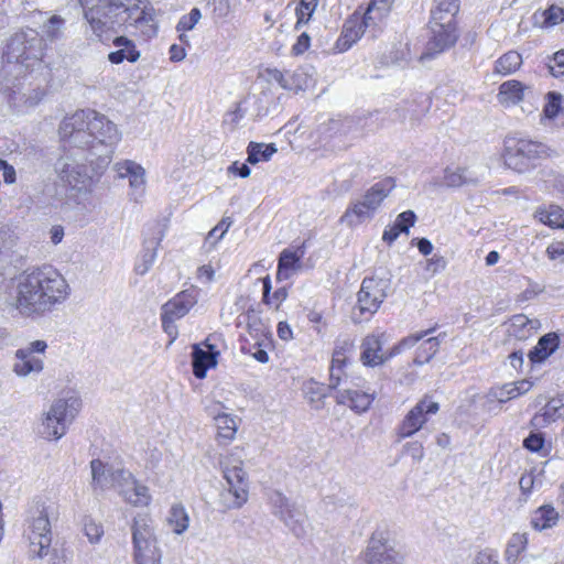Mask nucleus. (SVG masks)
Wrapping results in <instances>:
<instances>
[{"mask_svg": "<svg viewBox=\"0 0 564 564\" xmlns=\"http://www.w3.org/2000/svg\"><path fill=\"white\" fill-rule=\"evenodd\" d=\"M350 123V120H340V119H330L327 123H324L321 126V132L322 133H329L332 134H341L346 133V127H348Z\"/></svg>", "mask_w": 564, "mask_h": 564, "instance_id": "nucleus-54", "label": "nucleus"}, {"mask_svg": "<svg viewBox=\"0 0 564 564\" xmlns=\"http://www.w3.org/2000/svg\"><path fill=\"white\" fill-rule=\"evenodd\" d=\"M558 521V512L551 505L536 509L531 517V524L535 530L542 531L554 527Z\"/></svg>", "mask_w": 564, "mask_h": 564, "instance_id": "nucleus-31", "label": "nucleus"}, {"mask_svg": "<svg viewBox=\"0 0 564 564\" xmlns=\"http://www.w3.org/2000/svg\"><path fill=\"white\" fill-rule=\"evenodd\" d=\"M382 338L383 335H369L362 340L360 360L365 366L376 367L392 358L390 350L383 351Z\"/></svg>", "mask_w": 564, "mask_h": 564, "instance_id": "nucleus-19", "label": "nucleus"}, {"mask_svg": "<svg viewBox=\"0 0 564 564\" xmlns=\"http://www.w3.org/2000/svg\"><path fill=\"white\" fill-rule=\"evenodd\" d=\"M47 349L45 340H34L23 348H19L15 354V362L12 366V371L20 378H25L31 375H40L44 369V361L35 354H44Z\"/></svg>", "mask_w": 564, "mask_h": 564, "instance_id": "nucleus-11", "label": "nucleus"}, {"mask_svg": "<svg viewBox=\"0 0 564 564\" xmlns=\"http://www.w3.org/2000/svg\"><path fill=\"white\" fill-rule=\"evenodd\" d=\"M545 443L544 434L541 432H531L523 440V447L532 453H539Z\"/></svg>", "mask_w": 564, "mask_h": 564, "instance_id": "nucleus-51", "label": "nucleus"}, {"mask_svg": "<svg viewBox=\"0 0 564 564\" xmlns=\"http://www.w3.org/2000/svg\"><path fill=\"white\" fill-rule=\"evenodd\" d=\"M317 4L318 0H300L299 7L295 10L297 18L295 24L296 30H299L301 25L306 24L311 20Z\"/></svg>", "mask_w": 564, "mask_h": 564, "instance_id": "nucleus-43", "label": "nucleus"}, {"mask_svg": "<svg viewBox=\"0 0 564 564\" xmlns=\"http://www.w3.org/2000/svg\"><path fill=\"white\" fill-rule=\"evenodd\" d=\"M90 468L94 486L100 489L110 487L111 480L109 474L113 470L111 467L105 465L100 459H93L90 462Z\"/></svg>", "mask_w": 564, "mask_h": 564, "instance_id": "nucleus-40", "label": "nucleus"}, {"mask_svg": "<svg viewBox=\"0 0 564 564\" xmlns=\"http://www.w3.org/2000/svg\"><path fill=\"white\" fill-rule=\"evenodd\" d=\"M82 401L76 397L62 398L55 400L48 411L43 413L42 422L37 433L47 441H57L62 438L78 414Z\"/></svg>", "mask_w": 564, "mask_h": 564, "instance_id": "nucleus-8", "label": "nucleus"}, {"mask_svg": "<svg viewBox=\"0 0 564 564\" xmlns=\"http://www.w3.org/2000/svg\"><path fill=\"white\" fill-rule=\"evenodd\" d=\"M383 19L382 15H378V12L370 11V8L368 7L367 10L362 15L358 13V20L360 21V26L364 31L370 25H375L378 21H381Z\"/></svg>", "mask_w": 564, "mask_h": 564, "instance_id": "nucleus-61", "label": "nucleus"}, {"mask_svg": "<svg viewBox=\"0 0 564 564\" xmlns=\"http://www.w3.org/2000/svg\"><path fill=\"white\" fill-rule=\"evenodd\" d=\"M69 286L64 276L46 265L25 272L18 284L17 308L24 315L44 313L64 302Z\"/></svg>", "mask_w": 564, "mask_h": 564, "instance_id": "nucleus-3", "label": "nucleus"}, {"mask_svg": "<svg viewBox=\"0 0 564 564\" xmlns=\"http://www.w3.org/2000/svg\"><path fill=\"white\" fill-rule=\"evenodd\" d=\"M220 464L227 482V488L220 492V503L226 509H239L247 502L249 496L242 449L235 447Z\"/></svg>", "mask_w": 564, "mask_h": 564, "instance_id": "nucleus-4", "label": "nucleus"}, {"mask_svg": "<svg viewBox=\"0 0 564 564\" xmlns=\"http://www.w3.org/2000/svg\"><path fill=\"white\" fill-rule=\"evenodd\" d=\"M549 69L555 77L564 75V51L554 53L551 63L549 64Z\"/></svg>", "mask_w": 564, "mask_h": 564, "instance_id": "nucleus-60", "label": "nucleus"}, {"mask_svg": "<svg viewBox=\"0 0 564 564\" xmlns=\"http://www.w3.org/2000/svg\"><path fill=\"white\" fill-rule=\"evenodd\" d=\"M561 110V95L554 91L547 94V102L544 106V116L549 119L555 118Z\"/></svg>", "mask_w": 564, "mask_h": 564, "instance_id": "nucleus-50", "label": "nucleus"}, {"mask_svg": "<svg viewBox=\"0 0 564 564\" xmlns=\"http://www.w3.org/2000/svg\"><path fill=\"white\" fill-rule=\"evenodd\" d=\"M270 501L273 508V513L285 523L294 535L302 536L305 534L306 517L300 507L291 502L279 491L271 495Z\"/></svg>", "mask_w": 564, "mask_h": 564, "instance_id": "nucleus-12", "label": "nucleus"}, {"mask_svg": "<svg viewBox=\"0 0 564 564\" xmlns=\"http://www.w3.org/2000/svg\"><path fill=\"white\" fill-rule=\"evenodd\" d=\"M145 171L140 164H135L133 166V170L131 171V174L129 175V183L130 186L134 189H142L143 185L145 183L144 180Z\"/></svg>", "mask_w": 564, "mask_h": 564, "instance_id": "nucleus-59", "label": "nucleus"}, {"mask_svg": "<svg viewBox=\"0 0 564 564\" xmlns=\"http://www.w3.org/2000/svg\"><path fill=\"white\" fill-rule=\"evenodd\" d=\"M538 325V321L530 319L524 314H517L510 319L508 334L519 340H525L533 335Z\"/></svg>", "mask_w": 564, "mask_h": 564, "instance_id": "nucleus-29", "label": "nucleus"}, {"mask_svg": "<svg viewBox=\"0 0 564 564\" xmlns=\"http://www.w3.org/2000/svg\"><path fill=\"white\" fill-rule=\"evenodd\" d=\"M112 45L116 50L108 54V61L111 64H121L124 61L135 63L141 56L135 43L127 36L115 37Z\"/></svg>", "mask_w": 564, "mask_h": 564, "instance_id": "nucleus-21", "label": "nucleus"}, {"mask_svg": "<svg viewBox=\"0 0 564 564\" xmlns=\"http://www.w3.org/2000/svg\"><path fill=\"white\" fill-rule=\"evenodd\" d=\"M198 291L191 288L182 291L175 297L165 303L162 307V325L165 327L169 323H174L185 316L189 310L197 303Z\"/></svg>", "mask_w": 564, "mask_h": 564, "instance_id": "nucleus-16", "label": "nucleus"}, {"mask_svg": "<svg viewBox=\"0 0 564 564\" xmlns=\"http://www.w3.org/2000/svg\"><path fill=\"white\" fill-rule=\"evenodd\" d=\"M430 37L421 59L434 58L437 55L453 47L458 40L457 26H445L438 24H429Z\"/></svg>", "mask_w": 564, "mask_h": 564, "instance_id": "nucleus-14", "label": "nucleus"}, {"mask_svg": "<svg viewBox=\"0 0 564 564\" xmlns=\"http://www.w3.org/2000/svg\"><path fill=\"white\" fill-rule=\"evenodd\" d=\"M560 338L556 333H547L540 337L538 344L529 352V359L532 364L543 362L558 347Z\"/></svg>", "mask_w": 564, "mask_h": 564, "instance_id": "nucleus-26", "label": "nucleus"}, {"mask_svg": "<svg viewBox=\"0 0 564 564\" xmlns=\"http://www.w3.org/2000/svg\"><path fill=\"white\" fill-rule=\"evenodd\" d=\"M58 133L64 155L56 162L59 178L70 188L86 189L94 172L102 174L121 140L116 123L93 109L77 110L63 119Z\"/></svg>", "mask_w": 564, "mask_h": 564, "instance_id": "nucleus-1", "label": "nucleus"}, {"mask_svg": "<svg viewBox=\"0 0 564 564\" xmlns=\"http://www.w3.org/2000/svg\"><path fill=\"white\" fill-rule=\"evenodd\" d=\"M84 17L93 33L101 39L108 32H117L124 25H133L142 34H156L153 14L140 6V0H79Z\"/></svg>", "mask_w": 564, "mask_h": 564, "instance_id": "nucleus-2", "label": "nucleus"}, {"mask_svg": "<svg viewBox=\"0 0 564 564\" xmlns=\"http://www.w3.org/2000/svg\"><path fill=\"white\" fill-rule=\"evenodd\" d=\"M207 9L214 20L224 19L231 10V2L230 0H207Z\"/></svg>", "mask_w": 564, "mask_h": 564, "instance_id": "nucleus-48", "label": "nucleus"}, {"mask_svg": "<svg viewBox=\"0 0 564 564\" xmlns=\"http://www.w3.org/2000/svg\"><path fill=\"white\" fill-rule=\"evenodd\" d=\"M278 149L274 143L264 144L250 142L247 148L248 159L247 162L250 164H257L261 161H269Z\"/></svg>", "mask_w": 564, "mask_h": 564, "instance_id": "nucleus-34", "label": "nucleus"}, {"mask_svg": "<svg viewBox=\"0 0 564 564\" xmlns=\"http://www.w3.org/2000/svg\"><path fill=\"white\" fill-rule=\"evenodd\" d=\"M301 257L296 252L284 249L279 257L278 280H286L291 276V272L300 268Z\"/></svg>", "mask_w": 564, "mask_h": 564, "instance_id": "nucleus-33", "label": "nucleus"}, {"mask_svg": "<svg viewBox=\"0 0 564 564\" xmlns=\"http://www.w3.org/2000/svg\"><path fill=\"white\" fill-rule=\"evenodd\" d=\"M167 522L174 533H184L187 530L189 523V518L185 508L181 505L172 506L167 517Z\"/></svg>", "mask_w": 564, "mask_h": 564, "instance_id": "nucleus-37", "label": "nucleus"}, {"mask_svg": "<svg viewBox=\"0 0 564 564\" xmlns=\"http://www.w3.org/2000/svg\"><path fill=\"white\" fill-rule=\"evenodd\" d=\"M160 245V239L150 240L145 242L143 253L141 256V260L135 264V272L140 275H144L153 265L156 259V249Z\"/></svg>", "mask_w": 564, "mask_h": 564, "instance_id": "nucleus-39", "label": "nucleus"}, {"mask_svg": "<svg viewBox=\"0 0 564 564\" xmlns=\"http://www.w3.org/2000/svg\"><path fill=\"white\" fill-rule=\"evenodd\" d=\"M45 42L40 34L32 29L17 32L11 36L3 53L7 63H15L25 69H32L40 65L44 57Z\"/></svg>", "mask_w": 564, "mask_h": 564, "instance_id": "nucleus-6", "label": "nucleus"}, {"mask_svg": "<svg viewBox=\"0 0 564 564\" xmlns=\"http://www.w3.org/2000/svg\"><path fill=\"white\" fill-rule=\"evenodd\" d=\"M64 20L59 15H53L44 25L43 32L50 40H55L61 35Z\"/></svg>", "mask_w": 564, "mask_h": 564, "instance_id": "nucleus-55", "label": "nucleus"}, {"mask_svg": "<svg viewBox=\"0 0 564 564\" xmlns=\"http://www.w3.org/2000/svg\"><path fill=\"white\" fill-rule=\"evenodd\" d=\"M110 477V486L117 487L119 490L122 488H127L131 481H134L132 474L124 469H113L111 474H109Z\"/></svg>", "mask_w": 564, "mask_h": 564, "instance_id": "nucleus-49", "label": "nucleus"}, {"mask_svg": "<svg viewBox=\"0 0 564 564\" xmlns=\"http://www.w3.org/2000/svg\"><path fill=\"white\" fill-rule=\"evenodd\" d=\"M214 419L218 431V437L225 441V443L232 441L238 429L236 419L226 413L217 414Z\"/></svg>", "mask_w": 564, "mask_h": 564, "instance_id": "nucleus-35", "label": "nucleus"}, {"mask_svg": "<svg viewBox=\"0 0 564 564\" xmlns=\"http://www.w3.org/2000/svg\"><path fill=\"white\" fill-rule=\"evenodd\" d=\"M393 187V180L390 177L384 178L372 185L361 197V200L365 203L366 207L376 214L381 203L389 195Z\"/></svg>", "mask_w": 564, "mask_h": 564, "instance_id": "nucleus-24", "label": "nucleus"}, {"mask_svg": "<svg viewBox=\"0 0 564 564\" xmlns=\"http://www.w3.org/2000/svg\"><path fill=\"white\" fill-rule=\"evenodd\" d=\"M415 220L416 216L412 210L399 214L393 225L383 231L382 240L388 245L393 243L402 232L409 234V229L414 226Z\"/></svg>", "mask_w": 564, "mask_h": 564, "instance_id": "nucleus-27", "label": "nucleus"}, {"mask_svg": "<svg viewBox=\"0 0 564 564\" xmlns=\"http://www.w3.org/2000/svg\"><path fill=\"white\" fill-rule=\"evenodd\" d=\"M459 8L460 0H434L429 24L457 26L456 17Z\"/></svg>", "mask_w": 564, "mask_h": 564, "instance_id": "nucleus-20", "label": "nucleus"}, {"mask_svg": "<svg viewBox=\"0 0 564 564\" xmlns=\"http://www.w3.org/2000/svg\"><path fill=\"white\" fill-rule=\"evenodd\" d=\"M355 387H359V384L352 383L350 387L339 389L336 395V401L339 404L348 405L357 413H364L368 411L373 402L375 393H368Z\"/></svg>", "mask_w": 564, "mask_h": 564, "instance_id": "nucleus-18", "label": "nucleus"}, {"mask_svg": "<svg viewBox=\"0 0 564 564\" xmlns=\"http://www.w3.org/2000/svg\"><path fill=\"white\" fill-rule=\"evenodd\" d=\"M553 150L543 142L524 137H507L505 140V164L519 173L535 169L541 161L549 159Z\"/></svg>", "mask_w": 564, "mask_h": 564, "instance_id": "nucleus-5", "label": "nucleus"}, {"mask_svg": "<svg viewBox=\"0 0 564 564\" xmlns=\"http://www.w3.org/2000/svg\"><path fill=\"white\" fill-rule=\"evenodd\" d=\"M444 182L447 186L458 187L470 182L467 176V170L457 167L455 170L447 167L444 172Z\"/></svg>", "mask_w": 564, "mask_h": 564, "instance_id": "nucleus-44", "label": "nucleus"}, {"mask_svg": "<svg viewBox=\"0 0 564 564\" xmlns=\"http://www.w3.org/2000/svg\"><path fill=\"white\" fill-rule=\"evenodd\" d=\"M84 531L90 543H97L104 534L102 527L93 520H87Z\"/></svg>", "mask_w": 564, "mask_h": 564, "instance_id": "nucleus-57", "label": "nucleus"}, {"mask_svg": "<svg viewBox=\"0 0 564 564\" xmlns=\"http://www.w3.org/2000/svg\"><path fill=\"white\" fill-rule=\"evenodd\" d=\"M26 522L24 533L30 542V554L41 558L47 554L52 543L48 507L43 502H35L30 509Z\"/></svg>", "mask_w": 564, "mask_h": 564, "instance_id": "nucleus-9", "label": "nucleus"}, {"mask_svg": "<svg viewBox=\"0 0 564 564\" xmlns=\"http://www.w3.org/2000/svg\"><path fill=\"white\" fill-rule=\"evenodd\" d=\"M200 17V11L197 8L192 9L188 14H185L180 19L176 25V30L189 31L194 29V26L198 23Z\"/></svg>", "mask_w": 564, "mask_h": 564, "instance_id": "nucleus-52", "label": "nucleus"}, {"mask_svg": "<svg viewBox=\"0 0 564 564\" xmlns=\"http://www.w3.org/2000/svg\"><path fill=\"white\" fill-rule=\"evenodd\" d=\"M539 220L552 228H564V209L556 205H551L549 209L538 210Z\"/></svg>", "mask_w": 564, "mask_h": 564, "instance_id": "nucleus-41", "label": "nucleus"}, {"mask_svg": "<svg viewBox=\"0 0 564 564\" xmlns=\"http://www.w3.org/2000/svg\"><path fill=\"white\" fill-rule=\"evenodd\" d=\"M544 22L547 25H556L557 23L564 21V10L556 6H551L543 13Z\"/></svg>", "mask_w": 564, "mask_h": 564, "instance_id": "nucleus-58", "label": "nucleus"}, {"mask_svg": "<svg viewBox=\"0 0 564 564\" xmlns=\"http://www.w3.org/2000/svg\"><path fill=\"white\" fill-rule=\"evenodd\" d=\"M132 556L135 564H161L162 551L158 543L153 520L137 514L131 523Z\"/></svg>", "mask_w": 564, "mask_h": 564, "instance_id": "nucleus-7", "label": "nucleus"}, {"mask_svg": "<svg viewBox=\"0 0 564 564\" xmlns=\"http://www.w3.org/2000/svg\"><path fill=\"white\" fill-rule=\"evenodd\" d=\"M354 341L350 339H345L336 344L332 359H341V361L348 364L354 356Z\"/></svg>", "mask_w": 564, "mask_h": 564, "instance_id": "nucleus-46", "label": "nucleus"}, {"mask_svg": "<svg viewBox=\"0 0 564 564\" xmlns=\"http://www.w3.org/2000/svg\"><path fill=\"white\" fill-rule=\"evenodd\" d=\"M525 544L527 539L523 534H513L507 547L508 558L517 557L519 553L524 549Z\"/></svg>", "mask_w": 564, "mask_h": 564, "instance_id": "nucleus-56", "label": "nucleus"}, {"mask_svg": "<svg viewBox=\"0 0 564 564\" xmlns=\"http://www.w3.org/2000/svg\"><path fill=\"white\" fill-rule=\"evenodd\" d=\"M490 395L495 398L498 402L505 403L513 398H517L518 394L513 388V383H506L502 387L492 389Z\"/></svg>", "mask_w": 564, "mask_h": 564, "instance_id": "nucleus-53", "label": "nucleus"}, {"mask_svg": "<svg viewBox=\"0 0 564 564\" xmlns=\"http://www.w3.org/2000/svg\"><path fill=\"white\" fill-rule=\"evenodd\" d=\"M404 452L415 462H421L424 457V448L420 442H409L404 445Z\"/></svg>", "mask_w": 564, "mask_h": 564, "instance_id": "nucleus-62", "label": "nucleus"}, {"mask_svg": "<svg viewBox=\"0 0 564 564\" xmlns=\"http://www.w3.org/2000/svg\"><path fill=\"white\" fill-rule=\"evenodd\" d=\"M305 394L311 403H316L315 408H319L327 395L325 387L317 382H308L305 386Z\"/></svg>", "mask_w": 564, "mask_h": 564, "instance_id": "nucleus-47", "label": "nucleus"}, {"mask_svg": "<svg viewBox=\"0 0 564 564\" xmlns=\"http://www.w3.org/2000/svg\"><path fill=\"white\" fill-rule=\"evenodd\" d=\"M375 213L366 207L361 199L351 203L346 212L340 217L339 221L346 226L354 228L362 223L369 221L373 218Z\"/></svg>", "mask_w": 564, "mask_h": 564, "instance_id": "nucleus-28", "label": "nucleus"}, {"mask_svg": "<svg viewBox=\"0 0 564 564\" xmlns=\"http://www.w3.org/2000/svg\"><path fill=\"white\" fill-rule=\"evenodd\" d=\"M558 419H564V402L562 399H551L540 413L533 415L530 426L535 430L543 429Z\"/></svg>", "mask_w": 564, "mask_h": 564, "instance_id": "nucleus-22", "label": "nucleus"}, {"mask_svg": "<svg viewBox=\"0 0 564 564\" xmlns=\"http://www.w3.org/2000/svg\"><path fill=\"white\" fill-rule=\"evenodd\" d=\"M433 330H434L433 328H430L427 330L419 332L415 334H411L408 337H404L398 345L393 346L390 349V356L393 357V356L400 354L402 350L411 348L417 341H420L422 338L430 335Z\"/></svg>", "mask_w": 564, "mask_h": 564, "instance_id": "nucleus-45", "label": "nucleus"}, {"mask_svg": "<svg viewBox=\"0 0 564 564\" xmlns=\"http://www.w3.org/2000/svg\"><path fill=\"white\" fill-rule=\"evenodd\" d=\"M348 364L341 361V359H332V364L329 367V383L327 389H338L341 386L350 387L352 381H349V377L346 372V367Z\"/></svg>", "mask_w": 564, "mask_h": 564, "instance_id": "nucleus-32", "label": "nucleus"}, {"mask_svg": "<svg viewBox=\"0 0 564 564\" xmlns=\"http://www.w3.org/2000/svg\"><path fill=\"white\" fill-rule=\"evenodd\" d=\"M389 280L381 278H365L360 290L357 294V304L354 307V316L359 312V319L367 315L366 318L375 314L387 297ZM357 319V317H354Z\"/></svg>", "mask_w": 564, "mask_h": 564, "instance_id": "nucleus-10", "label": "nucleus"}, {"mask_svg": "<svg viewBox=\"0 0 564 564\" xmlns=\"http://www.w3.org/2000/svg\"><path fill=\"white\" fill-rule=\"evenodd\" d=\"M521 64V55L516 51H509L496 61L495 72L501 75H508L516 72Z\"/></svg>", "mask_w": 564, "mask_h": 564, "instance_id": "nucleus-36", "label": "nucleus"}, {"mask_svg": "<svg viewBox=\"0 0 564 564\" xmlns=\"http://www.w3.org/2000/svg\"><path fill=\"white\" fill-rule=\"evenodd\" d=\"M546 256L550 260H560L564 263V242L555 241L546 248Z\"/></svg>", "mask_w": 564, "mask_h": 564, "instance_id": "nucleus-63", "label": "nucleus"}, {"mask_svg": "<svg viewBox=\"0 0 564 564\" xmlns=\"http://www.w3.org/2000/svg\"><path fill=\"white\" fill-rule=\"evenodd\" d=\"M366 561L367 564H401V556L388 544L384 533L376 531L369 540Z\"/></svg>", "mask_w": 564, "mask_h": 564, "instance_id": "nucleus-15", "label": "nucleus"}, {"mask_svg": "<svg viewBox=\"0 0 564 564\" xmlns=\"http://www.w3.org/2000/svg\"><path fill=\"white\" fill-rule=\"evenodd\" d=\"M120 495L134 507H145L151 501L148 487L139 484L137 480L131 481L127 488L120 489Z\"/></svg>", "mask_w": 564, "mask_h": 564, "instance_id": "nucleus-30", "label": "nucleus"}, {"mask_svg": "<svg viewBox=\"0 0 564 564\" xmlns=\"http://www.w3.org/2000/svg\"><path fill=\"white\" fill-rule=\"evenodd\" d=\"M438 410L440 404L425 395L404 416L399 426V436L402 438L411 437L419 432L429 421V417L436 414Z\"/></svg>", "mask_w": 564, "mask_h": 564, "instance_id": "nucleus-13", "label": "nucleus"}, {"mask_svg": "<svg viewBox=\"0 0 564 564\" xmlns=\"http://www.w3.org/2000/svg\"><path fill=\"white\" fill-rule=\"evenodd\" d=\"M446 268V260L442 256L434 254L431 259L427 260L426 271L432 272L433 274L443 271Z\"/></svg>", "mask_w": 564, "mask_h": 564, "instance_id": "nucleus-64", "label": "nucleus"}, {"mask_svg": "<svg viewBox=\"0 0 564 564\" xmlns=\"http://www.w3.org/2000/svg\"><path fill=\"white\" fill-rule=\"evenodd\" d=\"M219 350L207 338L202 344H195L192 351L193 373L198 379H204L208 369L216 367Z\"/></svg>", "mask_w": 564, "mask_h": 564, "instance_id": "nucleus-17", "label": "nucleus"}, {"mask_svg": "<svg viewBox=\"0 0 564 564\" xmlns=\"http://www.w3.org/2000/svg\"><path fill=\"white\" fill-rule=\"evenodd\" d=\"M527 91H531L529 86L523 85L519 80L511 79L500 85L497 97L501 105L511 106L522 101Z\"/></svg>", "mask_w": 564, "mask_h": 564, "instance_id": "nucleus-25", "label": "nucleus"}, {"mask_svg": "<svg viewBox=\"0 0 564 564\" xmlns=\"http://www.w3.org/2000/svg\"><path fill=\"white\" fill-rule=\"evenodd\" d=\"M440 344H441V335L425 339L419 346V348L416 350L414 364L421 366V365L429 362L434 357V355L438 351Z\"/></svg>", "mask_w": 564, "mask_h": 564, "instance_id": "nucleus-38", "label": "nucleus"}, {"mask_svg": "<svg viewBox=\"0 0 564 564\" xmlns=\"http://www.w3.org/2000/svg\"><path fill=\"white\" fill-rule=\"evenodd\" d=\"M245 322L247 324V330L249 335L256 339L254 346H259L260 338L265 336L267 328L261 322L259 315L254 310H248L245 315Z\"/></svg>", "mask_w": 564, "mask_h": 564, "instance_id": "nucleus-42", "label": "nucleus"}, {"mask_svg": "<svg viewBox=\"0 0 564 564\" xmlns=\"http://www.w3.org/2000/svg\"><path fill=\"white\" fill-rule=\"evenodd\" d=\"M360 21L358 20V12L356 11L351 14L344 23L343 31L339 39L336 42V47L340 52H345L349 50L354 43H356L365 33V31L360 26Z\"/></svg>", "mask_w": 564, "mask_h": 564, "instance_id": "nucleus-23", "label": "nucleus"}]
</instances>
